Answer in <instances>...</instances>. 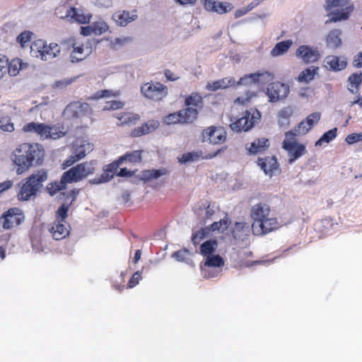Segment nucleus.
Returning a JSON list of instances; mask_svg holds the SVG:
<instances>
[{
	"mask_svg": "<svg viewBox=\"0 0 362 362\" xmlns=\"http://www.w3.org/2000/svg\"><path fill=\"white\" fill-rule=\"evenodd\" d=\"M235 84V80L233 77H226L211 83H208L206 89L210 91H216L218 89H225L231 87Z\"/></svg>",
	"mask_w": 362,
	"mask_h": 362,
	"instance_id": "nucleus-29",
	"label": "nucleus"
},
{
	"mask_svg": "<svg viewBox=\"0 0 362 362\" xmlns=\"http://www.w3.org/2000/svg\"><path fill=\"white\" fill-rule=\"evenodd\" d=\"M229 220L227 216L221 219L219 221H215L209 226V229L212 231L218 230L223 233L228 228Z\"/></svg>",
	"mask_w": 362,
	"mask_h": 362,
	"instance_id": "nucleus-43",
	"label": "nucleus"
},
{
	"mask_svg": "<svg viewBox=\"0 0 362 362\" xmlns=\"http://www.w3.org/2000/svg\"><path fill=\"white\" fill-rule=\"evenodd\" d=\"M187 252L188 250L187 249H183L173 252L172 256L177 261H184Z\"/></svg>",
	"mask_w": 362,
	"mask_h": 362,
	"instance_id": "nucleus-61",
	"label": "nucleus"
},
{
	"mask_svg": "<svg viewBox=\"0 0 362 362\" xmlns=\"http://www.w3.org/2000/svg\"><path fill=\"white\" fill-rule=\"evenodd\" d=\"M341 34V30L338 29L331 30L327 35L326 39L327 47L332 49H337L342 44L341 39L340 37Z\"/></svg>",
	"mask_w": 362,
	"mask_h": 362,
	"instance_id": "nucleus-33",
	"label": "nucleus"
},
{
	"mask_svg": "<svg viewBox=\"0 0 362 362\" xmlns=\"http://www.w3.org/2000/svg\"><path fill=\"white\" fill-rule=\"evenodd\" d=\"M22 131L24 133L36 134L42 139H57L64 135V133L59 131L58 128L55 126L34 122L25 124L23 127Z\"/></svg>",
	"mask_w": 362,
	"mask_h": 362,
	"instance_id": "nucleus-9",
	"label": "nucleus"
},
{
	"mask_svg": "<svg viewBox=\"0 0 362 362\" xmlns=\"http://www.w3.org/2000/svg\"><path fill=\"white\" fill-rule=\"evenodd\" d=\"M251 226L245 221L235 222L229 228L228 234L235 244L245 243L250 235Z\"/></svg>",
	"mask_w": 362,
	"mask_h": 362,
	"instance_id": "nucleus-15",
	"label": "nucleus"
},
{
	"mask_svg": "<svg viewBox=\"0 0 362 362\" xmlns=\"http://www.w3.org/2000/svg\"><path fill=\"white\" fill-rule=\"evenodd\" d=\"M207 231L205 228H201L192 234V242L194 246L198 245L206 236Z\"/></svg>",
	"mask_w": 362,
	"mask_h": 362,
	"instance_id": "nucleus-48",
	"label": "nucleus"
},
{
	"mask_svg": "<svg viewBox=\"0 0 362 362\" xmlns=\"http://www.w3.org/2000/svg\"><path fill=\"white\" fill-rule=\"evenodd\" d=\"M69 6H59L55 10L56 16L61 19H66V16H65V12Z\"/></svg>",
	"mask_w": 362,
	"mask_h": 362,
	"instance_id": "nucleus-62",
	"label": "nucleus"
},
{
	"mask_svg": "<svg viewBox=\"0 0 362 362\" xmlns=\"http://www.w3.org/2000/svg\"><path fill=\"white\" fill-rule=\"evenodd\" d=\"M25 220L23 211L17 207H13L4 211L0 217L4 229L9 230L21 224Z\"/></svg>",
	"mask_w": 362,
	"mask_h": 362,
	"instance_id": "nucleus-14",
	"label": "nucleus"
},
{
	"mask_svg": "<svg viewBox=\"0 0 362 362\" xmlns=\"http://www.w3.org/2000/svg\"><path fill=\"white\" fill-rule=\"evenodd\" d=\"M123 103L118 100H110L105 103L103 110H116L123 107Z\"/></svg>",
	"mask_w": 362,
	"mask_h": 362,
	"instance_id": "nucleus-54",
	"label": "nucleus"
},
{
	"mask_svg": "<svg viewBox=\"0 0 362 362\" xmlns=\"http://www.w3.org/2000/svg\"><path fill=\"white\" fill-rule=\"evenodd\" d=\"M259 83H265L273 80L274 76L267 71H259Z\"/></svg>",
	"mask_w": 362,
	"mask_h": 362,
	"instance_id": "nucleus-55",
	"label": "nucleus"
},
{
	"mask_svg": "<svg viewBox=\"0 0 362 362\" xmlns=\"http://www.w3.org/2000/svg\"><path fill=\"white\" fill-rule=\"evenodd\" d=\"M257 164L264 172L265 174L272 176L279 171V165L276 158L274 156H267L265 158H259Z\"/></svg>",
	"mask_w": 362,
	"mask_h": 362,
	"instance_id": "nucleus-24",
	"label": "nucleus"
},
{
	"mask_svg": "<svg viewBox=\"0 0 362 362\" xmlns=\"http://www.w3.org/2000/svg\"><path fill=\"white\" fill-rule=\"evenodd\" d=\"M119 120L118 125H133L139 119V116L136 114L124 112L117 117Z\"/></svg>",
	"mask_w": 362,
	"mask_h": 362,
	"instance_id": "nucleus-37",
	"label": "nucleus"
},
{
	"mask_svg": "<svg viewBox=\"0 0 362 362\" xmlns=\"http://www.w3.org/2000/svg\"><path fill=\"white\" fill-rule=\"evenodd\" d=\"M296 54L298 57L301 58L305 63L317 62L320 57V54L317 49H313L308 45L300 46L297 49Z\"/></svg>",
	"mask_w": 362,
	"mask_h": 362,
	"instance_id": "nucleus-23",
	"label": "nucleus"
},
{
	"mask_svg": "<svg viewBox=\"0 0 362 362\" xmlns=\"http://www.w3.org/2000/svg\"><path fill=\"white\" fill-rule=\"evenodd\" d=\"M224 265L223 259L218 255H210L206 257L205 266L211 267H221Z\"/></svg>",
	"mask_w": 362,
	"mask_h": 362,
	"instance_id": "nucleus-41",
	"label": "nucleus"
},
{
	"mask_svg": "<svg viewBox=\"0 0 362 362\" xmlns=\"http://www.w3.org/2000/svg\"><path fill=\"white\" fill-rule=\"evenodd\" d=\"M95 172V162L86 161L71 167L64 174V180L69 184L78 182L93 175Z\"/></svg>",
	"mask_w": 362,
	"mask_h": 362,
	"instance_id": "nucleus-7",
	"label": "nucleus"
},
{
	"mask_svg": "<svg viewBox=\"0 0 362 362\" xmlns=\"http://www.w3.org/2000/svg\"><path fill=\"white\" fill-rule=\"evenodd\" d=\"M361 133H353L349 134L345 141L348 144H354L358 141H361Z\"/></svg>",
	"mask_w": 362,
	"mask_h": 362,
	"instance_id": "nucleus-58",
	"label": "nucleus"
},
{
	"mask_svg": "<svg viewBox=\"0 0 362 362\" xmlns=\"http://www.w3.org/2000/svg\"><path fill=\"white\" fill-rule=\"evenodd\" d=\"M165 174V172L162 170H145L141 173V180L144 182H148L153 179H157L160 176Z\"/></svg>",
	"mask_w": 362,
	"mask_h": 362,
	"instance_id": "nucleus-40",
	"label": "nucleus"
},
{
	"mask_svg": "<svg viewBox=\"0 0 362 362\" xmlns=\"http://www.w3.org/2000/svg\"><path fill=\"white\" fill-rule=\"evenodd\" d=\"M202 207L205 209V215L204 216V219L206 220L211 218L215 213L214 206H211V204L207 202L203 204Z\"/></svg>",
	"mask_w": 362,
	"mask_h": 362,
	"instance_id": "nucleus-59",
	"label": "nucleus"
},
{
	"mask_svg": "<svg viewBox=\"0 0 362 362\" xmlns=\"http://www.w3.org/2000/svg\"><path fill=\"white\" fill-rule=\"evenodd\" d=\"M292 45L293 41L291 40L279 42L276 43L274 48L271 50L270 54L274 57L282 55L287 52Z\"/></svg>",
	"mask_w": 362,
	"mask_h": 362,
	"instance_id": "nucleus-34",
	"label": "nucleus"
},
{
	"mask_svg": "<svg viewBox=\"0 0 362 362\" xmlns=\"http://www.w3.org/2000/svg\"><path fill=\"white\" fill-rule=\"evenodd\" d=\"M12 160L17 165L16 173L21 175L29 170L33 164H40L44 158V150L38 144L23 143L13 152Z\"/></svg>",
	"mask_w": 362,
	"mask_h": 362,
	"instance_id": "nucleus-1",
	"label": "nucleus"
},
{
	"mask_svg": "<svg viewBox=\"0 0 362 362\" xmlns=\"http://www.w3.org/2000/svg\"><path fill=\"white\" fill-rule=\"evenodd\" d=\"M319 68L317 66H310L300 73L297 80L299 82L308 83L311 81L317 74Z\"/></svg>",
	"mask_w": 362,
	"mask_h": 362,
	"instance_id": "nucleus-36",
	"label": "nucleus"
},
{
	"mask_svg": "<svg viewBox=\"0 0 362 362\" xmlns=\"http://www.w3.org/2000/svg\"><path fill=\"white\" fill-rule=\"evenodd\" d=\"M91 107L87 103L74 101L64 109V115L68 119H76L91 114Z\"/></svg>",
	"mask_w": 362,
	"mask_h": 362,
	"instance_id": "nucleus-16",
	"label": "nucleus"
},
{
	"mask_svg": "<svg viewBox=\"0 0 362 362\" xmlns=\"http://www.w3.org/2000/svg\"><path fill=\"white\" fill-rule=\"evenodd\" d=\"M260 117L261 114L257 109H250L246 110L243 116L230 124V127L233 132H247L254 127Z\"/></svg>",
	"mask_w": 362,
	"mask_h": 362,
	"instance_id": "nucleus-11",
	"label": "nucleus"
},
{
	"mask_svg": "<svg viewBox=\"0 0 362 362\" xmlns=\"http://www.w3.org/2000/svg\"><path fill=\"white\" fill-rule=\"evenodd\" d=\"M349 81L351 87L358 89L362 82V73H354L349 77Z\"/></svg>",
	"mask_w": 362,
	"mask_h": 362,
	"instance_id": "nucleus-52",
	"label": "nucleus"
},
{
	"mask_svg": "<svg viewBox=\"0 0 362 362\" xmlns=\"http://www.w3.org/2000/svg\"><path fill=\"white\" fill-rule=\"evenodd\" d=\"M136 15H130L129 11H117L112 16L113 20L120 26H126L129 23L134 21Z\"/></svg>",
	"mask_w": 362,
	"mask_h": 362,
	"instance_id": "nucleus-32",
	"label": "nucleus"
},
{
	"mask_svg": "<svg viewBox=\"0 0 362 362\" xmlns=\"http://www.w3.org/2000/svg\"><path fill=\"white\" fill-rule=\"evenodd\" d=\"M325 8L327 11H332L328 16H330L329 22H338L349 18L354 10L351 0H325Z\"/></svg>",
	"mask_w": 362,
	"mask_h": 362,
	"instance_id": "nucleus-4",
	"label": "nucleus"
},
{
	"mask_svg": "<svg viewBox=\"0 0 362 362\" xmlns=\"http://www.w3.org/2000/svg\"><path fill=\"white\" fill-rule=\"evenodd\" d=\"M186 108L180 110L183 124H191L197 119L199 112L203 108V98L197 92L186 96L185 100Z\"/></svg>",
	"mask_w": 362,
	"mask_h": 362,
	"instance_id": "nucleus-6",
	"label": "nucleus"
},
{
	"mask_svg": "<svg viewBox=\"0 0 362 362\" xmlns=\"http://www.w3.org/2000/svg\"><path fill=\"white\" fill-rule=\"evenodd\" d=\"M23 68L21 59L18 58L13 59L10 62H8L6 69L11 76H16L19 74L20 70Z\"/></svg>",
	"mask_w": 362,
	"mask_h": 362,
	"instance_id": "nucleus-39",
	"label": "nucleus"
},
{
	"mask_svg": "<svg viewBox=\"0 0 362 362\" xmlns=\"http://www.w3.org/2000/svg\"><path fill=\"white\" fill-rule=\"evenodd\" d=\"M320 113L317 112L311 113L295 127L293 132L296 134V136L306 134L320 121Z\"/></svg>",
	"mask_w": 362,
	"mask_h": 362,
	"instance_id": "nucleus-20",
	"label": "nucleus"
},
{
	"mask_svg": "<svg viewBox=\"0 0 362 362\" xmlns=\"http://www.w3.org/2000/svg\"><path fill=\"white\" fill-rule=\"evenodd\" d=\"M0 129L7 132H13L14 131V125L8 115L0 116Z\"/></svg>",
	"mask_w": 362,
	"mask_h": 362,
	"instance_id": "nucleus-46",
	"label": "nucleus"
},
{
	"mask_svg": "<svg viewBox=\"0 0 362 362\" xmlns=\"http://www.w3.org/2000/svg\"><path fill=\"white\" fill-rule=\"evenodd\" d=\"M121 165L117 162V160L112 163L106 165L103 168V172L100 177H95L88 180L90 185H99L109 182L117 174L118 168Z\"/></svg>",
	"mask_w": 362,
	"mask_h": 362,
	"instance_id": "nucleus-19",
	"label": "nucleus"
},
{
	"mask_svg": "<svg viewBox=\"0 0 362 362\" xmlns=\"http://www.w3.org/2000/svg\"><path fill=\"white\" fill-rule=\"evenodd\" d=\"M254 8V6L251 4L248 5L247 7H244V8H241L240 9H238L235 12V18H240L241 16L245 15L246 13H247L250 11H251L252 8Z\"/></svg>",
	"mask_w": 362,
	"mask_h": 362,
	"instance_id": "nucleus-60",
	"label": "nucleus"
},
{
	"mask_svg": "<svg viewBox=\"0 0 362 362\" xmlns=\"http://www.w3.org/2000/svg\"><path fill=\"white\" fill-rule=\"evenodd\" d=\"M69 205L63 204L57 211V220L66 221L68 216Z\"/></svg>",
	"mask_w": 362,
	"mask_h": 362,
	"instance_id": "nucleus-53",
	"label": "nucleus"
},
{
	"mask_svg": "<svg viewBox=\"0 0 362 362\" xmlns=\"http://www.w3.org/2000/svg\"><path fill=\"white\" fill-rule=\"evenodd\" d=\"M293 115V110L291 107H286L278 112V123L281 127H288L291 123V117Z\"/></svg>",
	"mask_w": 362,
	"mask_h": 362,
	"instance_id": "nucleus-31",
	"label": "nucleus"
},
{
	"mask_svg": "<svg viewBox=\"0 0 362 362\" xmlns=\"http://www.w3.org/2000/svg\"><path fill=\"white\" fill-rule=\"evenodd\" d=\"M325 62L326 63V68L332 71H341L346 67L347 62L343 57L331 55L327 56Z\"/></svg>",
	"mask_w": 362,
	"mask_h": 362,
	"instance_id": "nucleus-28",
	"label": "nucleus"
},
{
	"mask_svg": "<svg viewBox=\"0 0 362 362\" xmlns=\"http://www.w3.org/2000/svg\"><path fill=\"white\" fill-rule=\"evenodd\" d=\"M252 83H259V72L245 74L238 81V85H249Z\"/></svg>",
	"mask_w": 362,
	"mask_h": 362,
	"instance_id": "nucleus-42",
	"label": "nucleus"
},
{
	"mask_svg": "<svg viewBox=\"0 0 362 362\" xmlns=\"http://www.w3.org/2000/svg\"><path fill=\"white\" fill-rule=\"evenodd\" d=\"M141 279V274L140 272H136L131 277V279H129V282H128V287L129 288H134V286H136L139 281Z\"/></svg>",
	"mask_w": 362,
	"mask_h": 362,
	"instance_id": "nucleus-57",
	"label": "nucleus"
},
{
	"mask_svg": "<svg viewBox=\"0 0 362 362\" xmlns=\"http://www.w3.org/2000/svg\"><path fill=\"white\" fill-rule=\"evenodd\" d=\"M142 153V150L127 151L124 155L118 157L117 162L120 165H122L124 163L136 165L141 162Z\"/></svg>",
	"mask_w": 362,
	"mask_h": 362,
	"instance_id": "nucleus-27",
	"label": "nucleus"
},
{
	"mask_svg": "<svg viewBox=\"0 0 362 362\" xmlns=\"http://www.w3.org/2000/svg\"><path fill=\"white\" fill-rule=\"evenodd\" d=\"M250 216L252 220L251 227L255 235H266L279 228L277 218L271 215L270 206L265 203L252 206Z\"/></svg>",
	"mask_w": 362,
	"mask_h": 362,
	"instance_id": "nucleus-2",
	"label": "nucleus"
},
{
	"mask_svg": "<svg viewBox=\"0 0 362 362\" xmlns=\"http://www.w3.org/2000/svg\"><path fill=\"white\" fill-rule=\"evenodd\" d=\"M141 93L145 98L158 102L166 98L168 89L166 86L160 82L151 81L145 83L141 86Z\"/></svg>",
	"mask_w": 362,
	"mask_h": 362,
	"instance_id": "nucleus-12",
	"label": "nucleus"
},
{
	"mask_svg": "<svg viewBox=\"0 0 362 362\" xmlns=\"http://www.w3.org/2000/svg\"><path fill=\"white\" fill-rule=\"evenodd\" d=\"M165 122L168 124H183L182 113L180 111L170 113L165 117Z\"/></svg>",
	"mask_w": 362,
	"mask_h": 362,
	"instance_id": "nucleus-47",
	"label": "nucleus"
},
{
	"mask_svg": "<svg viewBox=\"0 0 362 362\" xmlns=\"http://www.w3.org/2000/svg\"><path fill=\"white\" fill-rule=\"evenodd\" d=\"M157 121H151L143 124L141 126L134 128L131 131L130 135L132 137H139L151 132L158 127Z\"/></svg>",
	"mask_w": 362,
	"mask_h": 362,
	"instance_id": "nucleus-30",
	"label": "nucleus"
},
{
	"mask_svg": "<svg viewBox=\"0 0 362 362\" xmlns=\"http://www.w3.org/2000/svg\"><path fill=\"white\" fill-rule=\"evenodd\" d=\"M65 16L69 22L78 24H88L92 18L91 13L85 11L82 8L73 6L68 7L65 12Z\"/></svg>",
	"mask_w": 362,
	"mask_h": 362,
	"instance_id": "nucleus-18",
	"label": "nucleus"
},
{
	"mask_svg": "<svg viewBox=\"0 0 362 362\" xmlns=\"http://www.w3.org/2000/svg\"><path fill=\"white\" fill-rule=\"evenodd\" d=\"M63 51L69 54L70 62L78 63L85 59L91 52V47H85L74 37H69L60 41Z\"/></svg>",
	"mask_w": 362,
	"mask_h": 362,
	"instance_id": "nucleus-5",
	"label": "nucleus"
},
{
	"mask_svg": "<svg viewBox=\"0 0 362 362\" xmlns=\"http://www.w3.org/2000/svg\"><path fill=\"white\" fill-rule=\"evenodd\" d=\"M226 148V147L224 148H221L214 153H209L206 155H203L202 151L188 152L186 153H183L182 156L179 158V161L182 163H186L188 162L199 160V159H211L216 157Z\"/></svg>",
	"mask_w": 362,
	"mask_h": 362,
	"instance_id": "nucleus-22",
	"label": "nucleus"
},
{
	"mask_svg": "<svg viewBox=\"0 0 362 362\" xmlns=\"http://www.w3.org/2000/svg\"><path fill=\"white\" fill-rule=\"evenodd\" d=\"M289 91L288 85L281 82H273L269 84L267 94L270 102H276L286 98Z\"/></svg>",
	"mask_w": 362,
	"mask_h": 362,
	"instance_id": "nucleus-17",
	"label": "nucleus"
},
{
	"mask_svg": "<svg viewBox=\"0 0 362 362\" xmlns=\"http://www.w3.org/2000/svg\"><path fill=\"white\" fill-rule=\"evenodd\" d=\"M67 184L69 183L68 181L64 180V174H62L59 181H56L48 184V185L47 186V190L51 196H53L56 194L58 192L62 189H65Z\"/></svg>",
	"mask_w": 362,
	"mask_h": 362,
	"instance_id": "nucleus-35",
	"label": "nucleus"
},
{
	"mask_svg": "<svg viewBox=\"0 0 362 362\" xmlns=\"http://www.w3.org/2000/svg\"><path fill=\"white\" fill-rule=\"evenodd\" d=\"M269 146V141L266 138H258L250 144H246L250 154H257L265 151Z\"/></svg>",
	"mask_w": 362,
	"mask_h": 362,
	"instance_id": "nucleus-26",
	"label": "nucleus"
},
{
	"mask_svg": "<svg viewBox=\"0 0 362 362\" xmlns=\"http://www.w3.org/2000/svg\"><path fill=\"white\" fill-rule=\"evenodd\" d=\"M66 221L56 220L51 228L49 232L54 239L57 240H62L69 234L68 226L66 225Z\"/></svg>",
	"mask_w": 362,
	"mask_h": 362,
	"instance_id": "nucleus-25",
	"label": "nucleus"
},
{
	"mask_svg": "<svg viewBox=\"0 0 362 362\" xmlns=\"http://www.w3.org/2000/svg\"><path fill=\"white\" fill-rule=\"evenodd\" d=\"M91 26L95 35H100L109 30L108 25L103 21L93 22Z\"/></svg>",
	"mask_w": 362,
	"mask_h": 362,
	"instance_id": "nucleus-45",
	"label": "nucleus"
},
{
	"mask_svg": "<svg viewBox=\"0 0 362 362\" xmlns=\"http://www.w3.org/2000/svg\"><path fill=\"white\" fill-rule=\"evenodd\" d=\"M227 133L221 126H210L204 129L201 134L202 142H207L211 145H221L226 141Z\"/></svg>",
	"mask_w": 362,
	"mask_h": 362,
	"instance_id": "nucleus-13",
	"label": "nucleus"
},
{
	"mask_svg": "<svg viewBox=\"0 0 362 362\" xmlns=\"http://www.w3.org/2000/svg\"><path fill=\"white\" fill-rule=\"evenodd\" d=\"M353 65L357 68L362 67V52H358L355 55L353 60Z\"/></svg>",
	"mask_w": 362,
	"mask_h": 362,
	"instance_id": "nucleus-64",
	"label": "nucleus"
},
{
	"mask_svg": "<svg viewBox=\"0 0 362 362\" xmlns=\"http://www.w3.org/2000/svg\"><path fill=\"white\" fill-rule=\"evenodd\" d=\"M33 35L32 32L25 30L18 35L17 42H19L22 47H24L30 41Z\"/></svg>",
	"mask_w": 362,
	"mask_h": 362,
	"instance_id": "nucleus-49",
	"label": "nucleus"
},
{
	"mask_svg": "<svg viewBox=\"0 0 362 362\" xmlns=\"http://www.w3.org/2000/svg\"><path fill=\"white\" fill-rule=\"evenodd\" d=\"M119 91H112L111 90H102L95 93L94 98L100 99L104 98L117 97L119 95Z\"/></svg>",
	"mask_w": 362,
	"mask_h": 362,
	"instance_id": "nucleus-50",
	"label": "nucleus"
},
{
	"mask_svg": "<svg viewBox=\"0 0 362 362\" xmlns=\"http://www.w3.org/2000/svg\"><path fill=\"white\" fill-rule=\"evenodd\" d=\"M218 246V242L216 239H211L205 241L200 245V252L202 255L208 256L212 255Z\"/></svg>",
	"mask_w": 362,
	"mask_h": 362,
	"instance_id": "nucleus-38",
	"label": "nucleus"
},
{
	"mask_svg": "<svg viewBox=\"0 0 362 362\" xmlns=\"http://www.w3.org/2000/svg\"><path fill=\"white\" fill-rule=\"evenodd\" d=\"M8 65V58L6 56L0 54V79L6 74V66Z\"/></svg>",
	"mask_w": 362,
	"mask_h": 362,
	"instance_id": "nucleus-56",
	"label": "nucleus"
},
{
	"mask_svg": "<svg viewBox=\"0 0 362 362\" xmlns=\"http://www.w3.org/2000/svg\"><path fill=\"white\" fill-rule=\"evenodd\" d=\"M285 136L286 139L283 141L282 148L287 152L288 163L292 164L307 153L306 146L305 144L298 143L294 140L296 134L293 131L286 132Z\"/></svg>",
	"mask_w": 362,
	"mask_h": 362,
	"instance_id": "nucleus-10",
	"label": "nucleus"
},
{
	"mask_svg": "<svg viewBox=\"0 0 362 362\" xmlns=\"http://www.w3.org/2000/svg\"><path fill=\"white\" fill-rule=\"evenodd\" d=\"M204 8L211 13L224 14L233 9V6L229 2H220L214 0H202Z\"/></svg>",
	"mask_w": 362,
	"mask_h": 362,
	"instance_id": "nucleus-21",
	"label": "nucleus"
},
{
	"mask_svg": "<svg viewBox=\"0 0 362 362\" xmlns=\"http://www.w3.org/2000/svg\"><path fill=\"white\" fill-rule=\"evenodd\" d=\"M47 177V170L42 169L22 180V186L17 195L18 199L21 201H28L32 197L36 196Z\"/></svg>",
	"mask_w": 362,
	"mask_h": 362,
	"instance_id": "nucleus-3",
	"label": "nucleus"
},
{
	"mask_svg": "<svg viewBox=\"0 0 362 362\" xmlns=\"http://www.w3.org/2000/svg\"><path fill=\"white\" fill-rule=\"evenodd\" d=\"M256 94L254 92L246 91L244 95H241L235 100V103L238 105H246Z\"/></svg>",
	"mask_w": 362,
	"mask_h": 362,
	"instance_id": "nucleus-51",
	"label": "nucleus"
},
{
	"mask_svg": "<svg viewBox=\"0 0 362 362\" xmlns=\"http://www.w3.org/2000/svg\"><path fill=\"white\" fill-rule=\"evenodd\" d=\"M78 161V160H76V156L74 155V153H72L63 163L64 169L66 168L70 167L72 165H74L76 162Z\"/></svg>",
	"mask_w": 362,
	"mask_h": 362,
	"instance_id": "nucleus-63",
	"label": "nucleus"
},
{
	"mask_svg": "<svg viewBox=\"0 0 362 362\" xmlns=\"http://www.w3.org/2000/svg\"><path fill=\"white\" fill-rule=\"evenodd\" d=\"M61 47L57 43L52 42L47 45L43 40H36L30 45V53L33 56L47 61L52 59L60 54Z\"/></svg>",
	"mask_w": 362,
	"mask_h": 362,
	"instance_id": "nucleus-8",
	"label": "nucleus"
},
{
	"mask_svg": "<svg viewBox=\"0 0 362 362\" xmlns=\"http://www.w3.org/2000/svg\"><path fill=\"white\" fill-rule=\"evenodd\" d=\"M337 128L327 131L316 141L315 146H321L324 143H329L337 136Z\"/></svg>",
	"mask_w": 362,
	"mask_h": 362,
	"instance_id": "nucleus-44",
	"label": "nucleus"
}]
</instances>
